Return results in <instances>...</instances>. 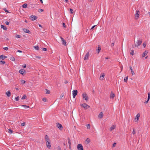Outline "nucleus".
<instances>
[{
	"mask_svg": "<svg viewBox=\"0 0 150 150\" xmlns=\"http://www.w3.org/2000/svg\"><path fill=\"white\" fill-rule=\"evenodd\" d=\"M23 106H24L25 107V108H29V106H27L26 105H22Z\"/></svg>",
	"mask_w": 150,
	"mask_h": 150,
	"instance_id": "46",
	"label": "nucleus"
},
{
	"mask_svg": "<svg viewBox=\"0 0 150 150\" xmlns=\"http://www.w3.org/2000/svg\"><path fill=\"white\" fill-rule=\"evenodd\" d=\"M115 128V126L114 125H112L111 127H110V131H112V130L114 129Z\"/></svg>",
	"mask_w": 150,
	"mask_h": 150,
	"instance_id": "20",
	"label": "nucleus"
},
{
	"mask_svg": "<svg viewBox=\"0 0 150 150\" xmlns=\"http://www.w3.org/2000/svg\"><path fill=\"white\" fill-rule=\"evenodd\" d=\"M86 126L87 127V129H89L90 128V125L89 124L86 125Z\"/></svg>",
	"mask_w": 150,
	"mask_h": 150,
	"instance_id": "42",
	"label": "nucleus"
},
{
	"mask_svg": "<svg viewBox=\"0 0 150 150\" xmlns=\"http://www.w3.org/2000/svg\"><path fill=\"white\" fill-rule=\"evenodd\" d=\"M5 24L7 25H9V23L8 21H6L5 22Z\"/></svg>",
	"mask_w": 150,
	"mask_h": 150,
	"instance_id": "53",
	"label": "nucleus"
},
{
	"mask_svg": "<svg viewBox=\"0 0 150 150\" xmlns=\"http://www.w3.org/2000/svg\"><path fill=\"white\" fill-rule=\"evenodd\" d=\"M26 71L24 69H21L19 70V73L21 74L23 76H24L25 74V73H26Z\"/></svg>",
	"mask_w": 150,
	"mask_h": 150,
	"instance_id": "6",
	"label": "nucleus"
},
{
	"mask_svg": "<svg viewBox=\"0 0 150 150\" xmlns=\"http://www.w3.org/2000/svg\"><path fill=\"white\" fill-rule=\"evenodd\" d=\"M140 115L139 113H138L136 116V118L135 120H136V122H137L138 121L140 117Z\"/></svg>",
	"mask_w": 150,
	"mask_h": 150,
	"instance_id": "14",
	"label": "nucleus"
},
{
	"mask_svg": "<svg viewBox=\"0 0 150 150\" xmlns=\"http://www.w3.org/2000/svg\"><path fill=\"white\" fill-rule=\"evenodd\" d=\"M56 126L60 130H62L63 129L62 125L59 123H56Z\"/></svg>",
	"mask_w": 150,
	"mask_h": 150,
	"instance_id": "3",
	"label": "nucleus"
},
{
	"mask_svg": "<svg viewBox=\"0 0 150 150\" xmlns=\"http://www.w3.org/2000/svg\"><path fill=\"white\" fill-rule=\"evenodd\" d=\"M130 54L132 55H133L134 54V51L133 50H132L130 52Z\"/></svg>",
	"mask_w": 150,
	"mask_h": 150,
	"instance_id": "36",
	"label": "nucleus"
},
{
	"mask_svg": "<svg viewBox=\"0 0 150 150\" xmlns=\"http://www.w3.org/2000/svg\"><path fill=\"white\" fill-rule=\"evenodd\" d=\"M130 70L131 71V73H132V75H134L135 74H134V72L133 70L132 69V67H130Z\"/></svg>",
	"mask_w": 150,
	"mask_h": 150,
	"instance_id": "27",
	"label": "nucleus"
},
{
	"mask_svg": "<svg viewBox=\"0 0 150 150\" xmlns=\"http://www.w3.org/2000/svg\"><path fill=\"white\" fill-rule=\"evenodd\" d=\"M105 76V74L104 73H101L100 77V80H103V78Z\"/></svg>",
	"mask_w": 150,
	"mask_h": 150,
	"instance_id": "17",
	"label": "nucleus"
},
{
	"mask_svg": "<svg viewBox=\"0 0 150 150\" xmlns=\"http://www.w3.org/2000/svg\"><path fill=\"white\" fill-rule=\"evenodd\" d=\"M63 95H61L60 96V99H62V98L63 97Z\"/></svg>",
	"mask_w": 150,
	"mask_h": 150,
	"instance_id": "61",
	"label": "nucleus"
},
{
	"mask_svg": "<svg viewBox=\"0 0 150 150\" xmlns=\"http://www.w3.org/2000/svg\"><path fill=\"white\" fill-rule=\"evenodd\" d=\"M42 50L43 51H45L47 50V49L46 48H42Z\"/></svg>",
	"mask_w": 150,
	"mask_h": 150,
	"instance_id": "45",
	"label": "nucleus"
},
{
	"mask_svg": "<svg viewBox=\"0 0 150 150\" xmlns=\"http://www.w3.org/2000/svg\"><path fill=\"white\" fill-rule=\"evenodd\" d=\"M116 143H114L113 144L112 147H113L115 146L116 145Z\"/></svg>",
	"mask_w": 150,
	"mask_h": 150,
	"instance_id": "52",
	"label": "nucleus"
},
{
	"mask_svg": "<svg viewBox=\"0 0 150 150\" xmlns=\"http://www.w3.org/2000/svg\"><path fill=\"white\" fill-rule=\"evenodd\" d=\"M128 76L125 77L124 79V81L125 82H127V81Z\"/></svg>",
	"mask_w": 150,
	"mask_h": 150,
	"instance_id": "30",
	"label": "nucleus"
},
{
	"mask_svg": "<svg viewBox=\"0 0 150 150\" xmlns=\"http://www.w3.org/2000/svg\"><path fill=\"white\" fill-rule=\"evenodd\" d=\"M25 122H23L22 123H21V125L22 126H24L25 125Z\"/></svg>",
	"mask_w": 150,
	"mask_h": 150,
	"instance_id": "47",
	"label": "nucleus"
},
{
	"mask_svg": "<svg viewBox=\"0 0 150 150\" xmlns=\"http://www.w3.org/2000/svg\"><path fill=\"white\" fill-rule=\"evenodd\" d=\"M42 100L44 102H47V100L46 98H44L42 99Z\"/></svg>",
	"mask_w": 150,
	"mask_h": 150,
	"instance_id": "37",
	"label": "nucleus"
},
{
	"mask_svg": "<svg viewBox=\"0 0 150 150\" xmlns=\"http://www.w3.org/2000/svg\"><path fill=\"white\" fill-rule=\"evenodd\" d=\"M23 68H26V64H24V65L23 66Z\"/></svg>",
	"mask_w": 150,
	"mask_h": 150,
	"instance_id": "55",
	"label": "nucleus"
},
{
	"mask_svg": "<svg viewBox=\"0 0 150 150\" xmlns=\"http://www.w3.org/2000/svg\"><path fill=\"white\" fill-rule=\"evenodd\" d=\"M1 28L3 29L4 30H7V28H6V27L5 26H4V25H1Z\"/></svg>",
	"mask_w": 150,
	"mask_h": 150,
	"instance_id": "25",
	"label": "nucleus"
},
{
	"mask_svg": "<svg viewBox=\"0 0 150 150\" xmlns=\"http://www.w3.org/2000/svg\"><path fill=\"white\" fill-rule=\"evenodd\" d=\"M69 10H70V11L71 13L72 14V13H73L74 11L73 10V9H72L71 8H69Z\"/></svg>",
	"mask_w": 150,
	"mask_h": 150,
	"instance_id": "40",
	"label": "nucleus"
},
{
	"mask_svg": "<svg viewBox=\"0 0 150 150\" xmlns=\"http://www.w3.org/2000/svg\"><path fill=\"white\" fill-rule=\"evenodd\" d=\"M46 142L47 147L49 149H50L51 147V145L50 144V143L49 142V141H48V142L46 141Z\"/></svg>",
	"mask_w": 150,
	"mask_h": 150,
	"instance_id": "11",
	"label": "nucleus"
},
{
	"mask_svg": "<svg viewBox=\"0 0 150 150\" xmlns=\"http://www.w3.org/2000/svg\"><path fill=\"white\" fill-rule=\"evenodd\" d=\"M10 59L12 61H14L15 60V58L13 57H11Z\"/></svg>",
	"mask_w": 150,
	"mask_h": 150,
	"instance_id": "35",
	"label": "nucleus"
},
{
	"mask_svg": "<svg viewBox=\"0 0 150 150\" xmlns=\"http://www.w3.org/2000/svg\"><path fill=\"white\" fill-rule=\"evenodd\" d=\"M80 106L81 107L84 108L85 110H86L90 107L86 103L81 104L80 105Z\"/></svg>",
	"mask_w": 150,
	"mask_h": 150,
	"instance_id": "2",
	"label": "nucleus"
},
{
	"mask_svg": "<svg viewBox=\"0 0 150 150\" xmlns=\"http://www.w3.org/2000/svg\"><path fill=\"white\" fill-rule=\"evenodd\" d=\"M65 2L66 3H68V0H64Z\"/></svg>",
	"mask_w": 150,
	"mask_h": 150,
	"instance_id": "62",
	"label": "nucleus"
},
{
	"mask_svg": "<svg viewBox=\"0 0 150 150\" xmlns=\"http://www.w3.org/2000/svg\"><path fill=\"white\" fill-rule=\"evenodd\" d=\"M3 49L6 50H8V47H5L3 48Z\"/></svg>",
	"mask_w": 150,
	"mask_h": 150,
	"instance_id": "51",
	"label": "nucleus"
},
{
	"mask_svg": "<svg viewBox=\"0 0 150 150\" xmlns=\"http://www.w3.org/2000/svg\"><path fill=\"white\" fill-rule=\"evenodd\" d=\"M90 142V140L88 138H87L85 141V142L86 143V144H88Z\"/></svg>",
	"mask_w": 150,
	"mask_h": 150,
	"instance_id": "24",
	"label": "nucleus"
},
{
	"mask_svg": "<svg viewBox=\"0 0 150 150\" xmlns=\"http://www.w3.org/2000/svg\"><path fill=\"white\" fill-rule=\"evenodd\" d=\"M38 25L39 27H42V25L40 24H39Z\"/></svg>",
	"mask_w": 150,
	"mask_h": 150,
	"instance_id": "63",
	"label": "nucleus"
},
{
	"mask_svg": "<svg viewBox=\"0 0 150 150\" xmlns=\"http://www.w3.org/2000/svg\"><path fill=\"white\" fill-rule=\"evenodd\" d=\"M21 83L22 84H24L25 83V81L24 80L22 79L21 80Z\"/></svg>",
	"mask_w": 150,
	"mask_h": 150,
	"instance_id": "32",
	"label": "nucleus"
},
{
	"mask_svg": "<svg viewBox=\"0 0 150 150\" xmlns=\"http://www.w3.org/2000/svg\"><path fill=\"white\" fill-rule=\"evenodd\" d=\"M39 10H40L39 11V12H42V11H43V9H39Z\"/></svg>",
	"mask_w": 150,
	"mask_h": 150,
	"instance_id": "56",
	"label": "nucleus"
},
{
	"mask_svg": "<svg viewBox=\"0 0 150 150\" xmlns=\"http://www.w3.org/2000/svg\"><path fill=\"white\" fill-rule=\"evenodd\" d=\"M139 11H136L135 13V16L137 17V18H139Z\"/></svg>",
	"mask_w": 150,
	"mask_h": 150,
	"instance_id": "13",
	"label": "nucleus"
},
{
	"mask_svg": "<svg viewBox=\"0 0 150 150\" xmlns=\"http://www.w3.org/2000/svg\"><path fill=\"white\" fill-rule=\"evenodd\" d=\"M62 24H63V26L64 27V28L66 27V25H65V24L64 23H62Z\"/></svg>",
	"mask_w": 150,
	"mask_h": 150,
	"instance_id": "57",
	"label": "nucleus"
},
{
	"mask_svg": "<svg viewBox=\"0 0 150 150\" xmlns=\"http://www.w3.org/2000/svg\"><path fill=\"white\" fill-rule=\"evenodd\" d=\"M146 42H144L143 43V46L144 47H145L146 46Z\"/></svg>",
	"mask_w": 150,
	"mask_h": 150,
	"instance_id": "54",
	"label": "nucleus"
},
{
	"mask_svg": "<svg viewBox=\"0 0 150 150\" xmlns=\"http://www.w3.org/2000/svg\"><path fill=\"white\" fill-rule=\"evenodd\" d=\"M57 150H61L60 147L59 146H58L57 147Z\"/></svg>",
	"mask_w": 150,
	"mask_h": 150,
	"instance_id": "50",
	"label": "nucleus"
},
{
	"mask_svg": "<svg viewBox=\"0 0 150 150\" xmlns=\"http://www.w3.org/2000/svg\"><path fill=\"white\" fill-rule=\"evenodd\" d=\"M40 1L41 2V3H43V1L42 0H40Z\"/></svg>",
	"mask_w": 150,
	"mask_h": 150,
	"instance_id": "64",
	"label": "nucleus"
},
{
	"mask_svg": "<svg viewBox=\"0 0 150 150\" xmlns=\"http://www.w3.org/2000/svg\"><path fill=\"white\" fill-rule=\"evenodd\" d=\"M89 55V52H88L86 53V55H85V56L84 58V60H86L87 59H88Z\"/></svg>",
	"mask_w": 150,
	"mask_h": 150,
	"instance_id": "8",
	"label": "nucleus"
},
{
	"mask_svg": "<svg viewBox=\"0 0 150 150\" xmlns=\"http://www.w3.org/2000/svg\"><path fill=\"white\" fill-rule=\"evenodd\" d=\"M4 10L6 12H7V13H9V11L8 10H7L6 9V8H4Z\"/></svg>",
	"mask_w": 150,
	"mask_h": 150,
	"instance_id": "48",
	"label": "nucleus"
},
{
	"mask_svg": "<svg viewBox=\"0 0 150 150\" xmlns=\"http://www.w3.org/2000/svg\"><path fill=\"white\" fill-rule=\"evenodd\" d=\"M27 4H24L22 6V7L23 8H26L27 7Z\"/></svg>",
	"mask_w": 150,
	"mask_h": 150,
	"instance_id": "29",
	"label": "nucleus"
},
{
	"mask_svg": "<svg viewBox=\"0 0 150 150\" xmlns=\"http://www.w3.org/2000/svg\"><path fill=\"white\" fill-rule=\"evenodd\" d=\"M19 96H17V97H16L15 98V100L16 101H18L19 100Z\"/></svg>",
	"mask_w": 150,
	"mask_h": 150,
	"instance_id": "41",
	"label": "nucleus"
},
{
	"mask_svg": "<svg viewBox=\"0 0 150 150\" xmlns=\"http://www.w3.org/2000/svg\"><path fill=\"white\" fill-rule=\"evenodd\" d=\"M8 132L10 133H12L13 132V131L11 130V129H8Z\"/></svg>",
	"mask_w": 150,
	"mask_h": 150,
	"instance_id": "43",
	"label": "nucleus"
},
{
	"mask_svg": "<svg viewBox=\"0 0 150 150\" xmlns=\"http://www.w3.org/2000/svg\"><path fill=\"white\" fill-rule=\"evenodd\" d=\"M6 94L8 96L10 97L11 95V92L10 91H8L6 92Z\"/></svg>",
	"mask_w": 150,
	"mask_h": 150,
	"instance_id": "21",
	"label": "nucleus"
},
{
	"mask_svg": "<svg viewBox=\"0 0 150 150\" xmlns=\"http://www.w3.org/2000/svg\"><path fill=\"white\" fill-rule=\"evenodd\" d=\"M114 42H113L111 44V47L113 48V47L114 46Z\"/></svg>",
	"mask_w": 150,
	"mask_h": 150,
	"instance_id": "44",
	"label": "nucleus"
},
{
	"mask_svg": "<svg viewBox=\"0 0 150 150\" xmlns=\"http://www.w3.org/2000/svg\"><path fill=\"white\" fill-rule=\"evenodd\" d=\"M46 91L47 94H50V91L49 90L46 89Z\"/></svg>",
	"mask_w": 150,
	"mask_h": 150,
	"instance_id": "38",
	"label": "nucleus"
},
{
	"mask_svg": "<svg viewBox=\"0 0 150 150\" xmlns=\"http://www.w3.org/2000/svg\"><path fill=\"white\" fill-rule=\"evenodd\" d=\"M16 37L17 38H20L21 37V36L19 35H16Z\"/></svg>",
	"mask_w": 150,
	"mask_h": 150,
	"instance_id": "33",
	"label": "nucleus"
},
{
	"mask_svg": "<svg viewBox=\"0 0 150 150\" xmlns=\"http://www.w3.org/2000/svg\"><path fill=\"white\" fill-rule=\"evenodd\" d=\"M23 30L26 33H27L29 34H30L31 33V32L30 31L26 28H24L23 29Z\"/></svg>",
	"mask_w": 150,
	"mask_h": 150,
	"instance_id": "16",
	"label": "nucleus"
},
{
	"mask_svg": "<svg viewBox=\"0 0 150 150\" xmlns=\"http://www.w3.org/2000/svg\"><path fill=\"white\" fill-rule=\"evenodd\" d=\"M103 116V115L102 112H100L98 115V117L100 118H102Z\"/></svg>",
	"mask_w": 150,
	"mask_h": 150,
	"instance_id": "19",
	"label": "nucleus"
},
{
	"mask_svg": "<svg viewBox=\"0 0 150 150\" xmlns=\"http://www.w3.org/2000/svg\"><path fill=\"white\" fill-rule=\"evenodd\" d=\"M101 50V48L100 46V45H98V49H97L98 54L99 53Z\"/></svg>",
	"mask_w": 150,
	"mask_h": 150,
	"instance_id": "22",
	"label": "nucleus"
},
{
	"mask_svg": "<svg viewBox=\"0 0 150 150\" xmlns=\"http://www.w3.org/2000/svg\"><path fill=\"white\" fill-rule=\"evenodd\" d=\"M36 57L37 58H39V59H40V58H41L40 56H36Z\"/></svg>",
	"mask_w": 150,
	"mask_h": 150,
	"instance_id": "58",
	"label": "nucleus"
},
{
	"mask_svg": "<svg viewBox=\"0 0 150 150\" xmlns=\"http://www.w3.org/2000/svg\"><path fill=\"white\" fill-rule=\"evenodd\" d=\"M17 51H18V52H20V53H21L22 52V51L19 50H18Z\"/></svg>",
	"mask_w": 150,
	"mask_h": 150,
	"instance_id": "60",
	"label": "nucleus"
},
{
	"mask_svg": "<svg viewBox=\"0 0 150 150\" xmlns=\"http://www.w3.org/2000/svg\"><path fill=\"white\" fill-rule=\"evenodd\" d=\"M31 18V20L33 21L36 20L37 19L38 17L32 15L30 16Z\"/></svg>",
	"mask_w": 150,
	"mask_h": 150,
	"instance_id": "10",
	"label": "nucleus"
},
{
	"mask_svg": "<svg viewBox=\"0 0 150 150\" xmlns=\"http://www.w3.org/2000/svg\"><path fill=\"white\" fill-rule=\"evenodd\" d=\"M45 138L46 140V141L48 142L50 140L49 139L48 137V136L47 135H46L45 136Z\"/></svg>",
	"mask_w": 150,
	"mask_h": 150,
	"instance_id": "26",
	"label": "nucleus"
},
{
	"mask_svg": "<svg viewBox=\"0 0 150 150\" xmlns=\"http://www.w3.org/2000/svg\"><path fill=\"white\" fill-rule=\"evenodd\" d=\"M96 26V25H94V26H93L92 27V28H91V30L93 29Z\"/></svg>",
	"mask_w": 150,
	"mask_h": 150,
	"instance_id": "59",
	"label": "nucleus"
},
{
	"mask_svg": "<svg viewBox=\"0 0 150 150\" xmlns=\"http://www.w3.org/2000/svg\"><path fill=\"white\" fill-rule=\"evenodd\" d=\"M7 57L6 56H4L3 55H1L0 56V58L2 59L3 60L5 58Z\"/></svg>",
	"mask_w": 150,
	"mask_h": 150,
	"instance_id": "23",
	"label": "nucleus"
},
{
	"mask_svg": "<svg viewBox=\"0 0 150 150\" xmlns=\"http://www.w3.org/2000/svg\"><path fill=\"white\" fill-rule=\"evenodd\" d=\"M26 95H24L22 98V99H25L26 98Z\"/></svg>",
	"mask_w": 150,
	"mask_h": 150,
	"instance_id": "39",
	"label": "nucleus"
},
{
	"mask_svg": "<svg viewBox=\"0 0 150 150\" xmlns=\"http://www.w3.org/2000/svg\"><path fill=\"white\" fill-rule=\"evenodd\" d=\"M150 93L149 92V93H148V98H147V100L144 102V103L145 104H146L148 103V101H149V100L150 99Z\"/></svg>",
	"mask_w": 150,
	"mask_h": 150,
	"instance_id": "12",
	"label": "nucleus"
},
{
	"mask_svg": "<svg viewBox=\"0 0 150 150\" xmlns=\"http://www.w3.org/2000/svg\"><path fill=\"white\" fill-rule=\"evenodd\" d=\"M142 40H138L136 42V44H135V45H132V47L133 48H134L135 47H136L137 46H139L142 43Z\"/></svg>",
	"mask_w": 150,
	"mask_h": 150,
	"instance_id": "1",
	"label": "nucleus"
},
{
	"mask_svg": "<svg viewBox=\"0 0 150 150\" xmlns=\"http://www.w3.org/2000/svg\"><path fill=\"white\" fill-rule=\"evenodd\" d=\"M148 53V51L147 50H146L143 53L142 56V57H144Z\"/></svg>",
	"mask_w": 150,
	"mask_h": 150,
	"instance_id": "15",
	"label": "nucleus"
},
{
	"mask_svg": "<svg viewBox=\"0 0 150 150\" xmlns=\"http://www.w3.org/2000/svg\"><path fill=\"white\" fill-rule=\"evenodd\" d=\"M5 63V62L4 61H0V64H4Z\"/></svg>",
	"mask_w": 150,
	"mask_h": 150,
	"instance_id": "34",
	"label": "nucleus"
},
{
	"mask_svg": "<svg viewBox=\"0 0 150 150\" xmlns=\"http://www.w3.org/2000/svg\"><path fill=\"white\" fill-rule=\"evenodd\" d=\"M61 38V39L62 41V44L63 45H67V44H66V41L64 40L62 37H61L60 38Z\"/></svg>",
	"mask_w": 150,
	"mask_h": 150,
	"instance_id": "9",
	"label": "nucleus"
},
{
	"mask_svg": "<svg viewBox=\"0 0 150 150\" xmlns=\"http://www.w3.org/2000/svg\"><path fill=\"white\" fill-rule=\"evenodd\" d=\"M115 96V95L112 92H111V93L110 95V98H113Z\"/></svg>",
	"mask_w": 150,
	"mask_h": 150,
	"instance_id": "18",
	"label": "nucleus"
},
{
	"mask_svg": "<svg viewBox=\"0 0 150 150\" xmlns=\"http://www.w3.org/2000/svg\"><path fill=\"white\" fill-rule=\"evenodd\" d=\"M135 133H135V131H134V128H133V129L132 134H135Z\"/></svg>",
	"mask_w": 150,
	"mask_h": 150,
	"instance_id": "49",
	"label": "nucleus"
},
{
	"mask_svg": "<svg viewBox=\"0 0 150 150\" xmlns=\"http://www.w3.org/2000/svg\"><path fill=\"white\" fill-rule=\"evenodd\" d=\"M35 48L37 50H39V47L38 46H34Z\"/></svg>",
	"mask_w": 150,
	"mask_h": 150,
	"instance_id": "31",
	"label": "nucleus"
},
{
	"mask_svg": "<svg viewBox=\"0 0 150 150\" xmlns=\"http://www.w3.org/2000/svg\"><path fill=\"white\" fill-rule=\"evenodd\" d=\"M82 97L83 99H84L85 100L87 101L88 99V97L87 96L86 93H83L82 94Z\"/></svg>",
	"mask_w": 150,
	"mask_h": 150,
	"instance_id": "4",
	"label": "nucleus"
},
{
	"mask_svg": "<svg viewBox=\"0 0 150 150\" xmlns=\"http://www.w3.org/2000/svg\"><path fill=\"white\" fill-rule=\"evenodd\" d=\"M78 150H83V147L81 144H78L77 146Z\"/></svg>",
	"mask_w": 150,
	"mask_h": 150,
	"instance_id": "5",
	"label": "nucleus"
},
{
	"mask_svg": "<svg viewBox=\"0 0 150 150\" xmlns=\"http://www.w3.org/2000/svg\"><path fill=\"white\" fill-rule=\"evenodd\" d=\"M78 91L76 90H75L73 91V96L74 98H75L77 95Z\"/></svg>",
	"mask_w": 150,
	"mask_h": 150,
	"instance_id": "7",
	"label": "nucleus"
},
{
	"mask_svg": "<svg viewBox=\"0 0 150 150\" xmlns=\"http://www.w3.org/2000/svg\"><path fill=\"white\" fill-rule=\"evenodd\" d=\"M68 142L69 144V146H70V145H71V140L69 137L68 138Z\"/></svg>",
	"mask_w": 150,
	"mask_h": 150,
	"instance_id": "28",
	"label": "nucleus"
}]
</instances>
